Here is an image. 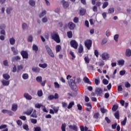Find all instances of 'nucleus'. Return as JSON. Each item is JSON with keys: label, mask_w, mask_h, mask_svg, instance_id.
Instances as JSON below:
<instances>
[{"label": "nucleus", "mask_w": 131, "mask_h": 131, "mask_svg": "<svg viewBox=\"0 0 131 131\" xmlns=\"http://www.w3.org/2000/svg\"><path fill=\"white\" fill-rule=\"evenodd\" d=\"M81 81V80L80 78H77L76 82H75V79H74V80L71 79L70 81H68V83L70 88H71L72 90H74V91H75L77 88L76 86V83H79Z\"/></svg>", "instance_id": "obj_1"}, {"label": "nucleus", "mask_w": 131, "mask_h": 131, "mask_svg": "<svg viewBox=\"0 0 131 131\" xmlns=\"http://www.w3.org/2000/svg\"><path fill=\"white\" fill-rule=\"evenodd\" d=\"M51 37L52 39H54L57 43H60L61 42V40L60 39V36L58 33L56 32H54L51 34Z\"/></svg>", "instance_id": "obj_2"}, {"label": "nucleus", "mask_w": 131, "mask_h": 131, "mask_svg": "<svg viewBox=\"0 0 131 131\" xmlns=\"http://www.w3.org/2000/svg\"><path fill=\"white\" fill-rule=\"evenodd\" d=\"M45 48L47 51V53H48L50 57H51L52 58H54V57H55V55L53 53V51H52V49H51V48H50V47L48 45H46Z\"/></svg>", "instance_id": "obj_3"}, {"label": "nucleus", "mask_w": 131, "mask_h": 131, "mask_svg": "<svg viewBox=\"0 0 131 131\" xmlns=\"http://www.w3.org/2000/svg\"><path fill=\"white\" fill-rule=\"evenodd\" d=\"M93 42L91 40H86L84 42L85 47L88 49V50H91V48H92V45Z\"/></svg>", "instance_id": "obj_4"}, {"label": "nucleus", "mask_w": 131, "mask_h": 131, "mask_svg": "<svg viewBox=\"0 0 131 131\" xmlns=\"http://www.w3.org/2000/svg\"><path fill=\"white\" fill-rule=\"evenodd\" d=\"M55 99L56 100L57 99H59V95L57 93H55L54 95H50L48 97V99L49 101H52V100H54Z\"/></svg>", "instance_id": "obj_5"}, {"label": "nucleus", "mask_w": 131, "mask_h": 131, "mask_svg": "<svg viewBox=\"0 0 131 131\" xmlns=\"http://www.w3.org/2000/svg\"><path fill=\"white\" fill-rule=\"evenodd\" d=\"M70 44L71 47H72V48H74V49H77V48H78V43H77V42H76V41H75V40H71L70 42Z\"/></svg>", "instance_id": "obj_6"}, {"label": "nucleus", "mask_w": 131, "mask_h": 131, "mask_svg": "<svg viewBox=\"0 0 131 131\" xmlns=\"http://www.w3.org/2000/svg\"><path fill=\"white\" fill-rule=\"evenodd\" d=\"M101 58L102 60H108L110 58V55L107 53H103L101 55Z\"/></svg>", "instance_id": "obj_7"}, {"label": "nucleus", "mask_w": 131, "mask_h": 131, "mask_svg": "<svg viewBox=\"0 0 131 131\" xmlns=\"http://www.w3.org/2000/svg\"><path fill=\"white\" fill-rule=\"evenodd\" d=\"M21 55L24 59H28V53H27V51H22Z\"/></svg>", "instance_id": "obj_8"}, {"label": "nucleus", "mask_w": 131, "mask_h": 131, "mask_svg": "<svg viewBox=\"0 0 131 131\" xmlns=\"http://www.w3.org/2000/svg\"><path fill=\"white\" fill-rule=\"evenodd\" d=\"M1 82L2 83L3 85L4 86H8L10 84V80H2Z\"/></svg>", "instance_id": "obj_9"}, {"label": "nucleus", "mask_w": 131, "mask_h": 131, "mask_svg": "<svg viewBox=\"0 0 131 131\" xmlns=\"http://www.w3.org/2000/svg\"><path fill=\"white\" fill-rule=\"evenodd\" d=\"M68 27L70 30H73L74 28H75V24L72 22H70L68 24Z\"/></svg>", "instance_id": "obj_10"}, {"label": "nucleus", "mask_w": 131, "mask_h": 131, "mask_svg": "<svg viewBox=\"0 0 131 131\" xmlns=\"http://www.w3.org/2000/svg\"><path fill=\"white\" fill-rule=\"evenodd\" d=\"M33 112V108L31 107L30 109L28 110L26 112H24V114H26L27 115H30L31 113Z\"/></svg>", "instance_id": "obj_11"}, {"label": "nucleus", "mask_w": 131, "mask_h": 131, "mask_svg": "<svg viewBox=\"0 0 131 131\" xmlns=\"http://www.w3.org/2000/svg\"><path fill=\"white\" fill-rule=\"evenodd\" d=\"M32 70L33 72L38 73H39V71H40V69L38 67H33L32 68Z\"/></svg>", "instance_id": "obj_12"}, {"label": "nucleus", "mask_w": 131, "mask_h": 131, "mask_svg": "<svg viewBox=\"0 0 131 131\" xmlns=\"http://www.w3.org/2000/svg\"><path fill=\"white\" fill-rule=\"evenodd\" d=\"M9 42L11 46H14V45H15V42H16V40H15V38L11 37L9 39Z\"/></svg>", "instance_id": "obj_13"}, {"label": "nucleus", "mask_w": 131, "mask_h": 131, "mask_svg": "<svg viewBox=\"0 0 131 131\" xmlns=\"http://www.w3.org/2000/svg\"><path fill=\"white\" fill-rule=\"evenodd\" d=\"M18 109V105L17 104H13L12 105V111L14 112H16L17 111V110Z\"/></svg>", "instance_id": "obj_14"}, {"label": "nucleus", "mask_w": 131, "mask_h": 131, "mask_svg": "<svg viewBox=\"0 0 131 131\" xmlns=\"http://www.w3.org/2000/svg\"><path fill=\"white\" fill-rule=\"evenodd\" d=\"M69 128L70 129H73V130L77 131V126L75 125H69Z\"/></svg>", "instance_id": "obj_15"}, {"label": "nucleus", "mask_w": 131, "mask_h": 131, "mask_svg": "<svg viewBox=\"0 0 131 131\" xmlns=\"http://www.w3.org/2000/svg\"><path fill=\"white\" fill-rule=\"evenodd\" d=\"M24 97L26 98L27 100H31L32 99V97H31L30 95L28 93H25L24 95Z\"/></svg>", "instance_id": "obj_16"}, {"label": "nucleus", "mask_w": 131, "mask_h": 131, "mask_svg": "<svg viewBox=\"0 0 131 131\" xmlns=\"http://www.w3.org/2000/svg\"><path fill=\"white\" fill-rule=\"evenodd\" d=\"M33 111V113L31 115V117H33V118H37V114H36V110H34Z\"/></svg>", "instance_id": "obj_17"}, {"label": "nucleus", "mask_w": 131, "mask_h": 131, "mask_svg": "<svg viewBox=\"0 0 131 131\" xmlns=\"http://www.w3.org/2000/svg\"><path fill=\"white\" fill-rule=\"evenodd\" d=\"M125 55L127 57H130L131 56V50L127 49L126 50Z\"/></svg>", "instance_id": "obj_18"}, {"label": "nucleus", "mask_w": 131, "mask_h": 131, "mask_svg": "<svg viewBox=\"0 0 131 131\" xmlns=\"http://www.w3.org/2000/svg\"><path fill=\"white\" fill-rule=\"evenodd\" d=\"M12 11H13V8L11 7H9L6 9V13L7 14H8L9 15H10V14L12 13Z\"/></svg>", "instance_id": "obj_19"}, {"label": "nucleus", "mask_w": 131, "mask_h": 131, "mask_svg": "<svg viewBox=\"0 0 131 131\" xmlns=\"http://www.w3.org/2000/svg\"><path fill=\"white\" fill-rule=\"evenodd\" d=\"M74 105H75L74 101L70 102L67 106L68 109H71V108H72V107H73Z\"/></svg>", "instance_id": "obj_20"}, {"label": "nucleus", "mask_w": 131, "mask_h": 131, "mask_svg": "<svg viewBox=\"0 0 131 131\" xmlns=\"http://www.w3.org/2000/svg\"><path fill=\"white\" fill-rule=\"evenodd\" d=\"M29 4L31 7H35V1H34V0H29Z\"/></svg>", "instance_id": "obj_21"}, {"label": "nucleus", "mask_w": 131, "mask_h": 131, "mask_svg": "<svg viewBox=\"0 0 131 131\" xmlns=\"http://www.w3.org/2000/svg\"><path fill=\"white\" fill-rule=\"evenodd\" d=\"M51 107L54 110L55 113H58V112L59 111V107L54 106L53 105H51Z\"/></svg>", "instance_id": "obj_22"}, {"label": "nucleus", "mask_w": 131, "mask_h": 131, "mask_svg": "<svg viewBox=\"0 0 131 131\" xmlns=\"http://www.w3.org/2000/svg\"><path fill=\"white\" fill-rule=\"evenodd\" d=\"M32 50L33 51H34L35 53H37V51H38V47L34 44L32 46Z\"/></svg>", "instance_id": "obj_23"}, {"label": "nucleus", "mask_w": 131, "mask_h": 131, "mask_svg": "<svg viewBox=\"0 0 131 131\" xmlns=\"http://www.w3.org/2000/svg\"><path fill=\"white\" fill-rule=\"evenodd\" d=\"M3 78L6 80H9L10 79V75L8 74H4L3 75Z\"/></svg>", "instance_id": "obj_24"}, {"label": "nucleus", "mask_w": 131, "mask_h": 131, "mask_svg": "<svg viewBox=\"0 0 131 131\" xmlns=\"http://www.w3.org/2000/svg\"><path fill=\"white\" fill-rule=\"evenodd\" d=\"M62 3L63 4V6L64 8H66L69 7V4H68V2H65L64 1H62Z\"/></svg>", "instance_id": "obj_25"}, {"label": "nucleus", "mask_w": 131, "mask_h": 131, "mask_svg": "<svg viewBox=\"0 0 131 131\" xmlns=\"http://www.w3.org/2000/svg\"><path fill=\"white\" fill-rule=\"evenodd\" d=\"M95 92L97 95H100L102 93V89H101V88H96Z\"/></svg>", "instance_id": "obj_26"}, {"label": "nucleus", "mask_w": 131, "mask_h": 131, "mask_svg": "<svg viewBox=\"0 0 131 131\" xmlns=\"http://www.w3.org/2000/svg\"><path fill=\"white\" fill-rule=\"evenodd\" d=\"M83 52V47H82V45H80L79 48H78V53L79 54H81Z\"/></svg>", "instance_id": "obj_27"}, {"label": "nucleus", "mask_w": 131, "mask_h": 131, "mask_svg": "<svg viewBox=\"0 0 131 131\" xmlns=\"http://www.w3.org/2000/svg\"><path fill=\"white\" fill-rule=\"evenodd\" d=\"M23 30H27L28 29V25L26 23H23L22 25Z\"/></svg>", "instance_id": "obj_28"}, {"label": "nucleus", "mask_w": 131, "mask_h": 131, "mask_svg": "<svg viewBox=\"0 0 131 131\" xmlns=\"http://www.w3.org/2000/svg\"><path fill=\"white\" fill-rule=\"evenodd\" d=\"M80 128L81 131H88L89 129V128H88V127H84L83 126H80Z\"/></svg>", "instance_id": "obj_29"}, {"label": "nucleus", "mask_w": 131, "mask_h": 131, "mask_svg": "<svg viewBox=\"0 0 131 131\" xmlns=\"http://www.w3.org/2000/svg\"><path fill=\"white\" fill-rule=\"evenodd\" d=\"M39 67L43 69L47 68L48 67V64L47 63L39 64Z\"/></svg>", "instance_id": "obj_30"}, {"label": "nucleus", "mask_w": 131, "mask_h": 131, "mask_svg": "<svg viewBox=\"0 0 131 131\" xmlns=\"http://www.w3.org/2000/svg\"><path fill=\"white\" fill-rule=\"evenodd\" d=\"M84 60L86 64H89V63H90V58H89V55L85 56Z\"/></svg>", "instance_id": "obj_31"}, {"label": "nucleus", "mask_w": 131, "mask_h": 131, "mask_svg": "<svg viewBox=\"0 0 131 131\" xmlns=\"http://www.w3.org/2000/svg\"><path fill=\"white\" fill-rule=\"evenodd\" d=\"M46 14H47V11L43 10L40 13L39 16L40 17V18H41V17H43V16L46 15Z\"/></svg>", "instance_id": "obj_32"}, {"label": "nucleus", "mask_w": 131, "mask_h": 131, "mask_svg": "<svg viewBox=\"0 0 131 131\" xmlns=\"http://www.w3.org/2000/svg\"><path fill=\"white\" fill-rule=\"evenodd\" d=\"M61 129L62 131H66V123L62 124Z\"/></svg>", "instance_id": "obj_33"}, {"label": "nucleus", "mask_w": 131, "mask_h": 131, "mask_svg": "<svg viewBox=\"0 0 131 131\" xmlns=\"http://www.w3.org/2000/svg\"><path fill=\"white\" fill-rule=\"evenodd\" d=\"M107 6H109V3L105 2L102 5V9H105V8H107Z\"/></svg>", "instance_id": "obj_34"}, {"label": "nucleus", "mask_w": 131, "mask_h": 131, "mask_svg": "<svg viewBox=\"0 0 131 131\" xmlns=\"http://www.w3.org/2000/svg\"><path fill=\"white\" fill-rule=\"evenodd\" d=\"M11 51H12V52H13L14 55H17V54H18V50H17L16 49H15L14 47L11 48Z\"/></svg>", "instance_id": "obj_35"}, {"label": "nucleus", "mask_w": 131, "mask_h": 131, "mask_svg": "<svg viewBox=\"0 0 131 131\" xmlns=\"http://www.w3.org/2000/svg\"><path fill=\"white\" fill-rule=\"evenodd\" d=\"M43 105L41 103H36L35 104V107L37 108V109H40V107H42Z\"/></svg>", "instance_id": "obj_36"}, {"label": "nucleus", "mask_w": 131, "mask_h": 131, "mask_svg": "<svg viewBox=\"0 0 131 131\" xmlns=\"http://www.w3.org/2000/svg\"><path fill=\"white\" fill-rule=\"evenodd\" d=\"M118 64L119 66H123L124 64V60H120L118 61Z\"/></svg>", "instance_id": "obj_37"}, {"label": "nucleus", "mask_w": 131, "mask_h": 131, "mask_svg": "<svg viewBox=\"0 0 131 131\" xmlns=\"http://www.w3.org/2000/svg\"><path fill=\"white\" fill-rule=\"evenodd\" d=\"M84 14H85V9H83L81 8L80 10V15L83 16V15H84Z\"/></svg>", "instance_id": "obj_38"}, {"label": "nucleus", "mask_w": 131, "mask_h": 131, "mask_svg": "<svg viewBox=\"0 0 131 131\" xmlns=\"http://www.w3.org/2000/svg\"><path fill=\"white\" fill-rule=\"evenodd\" d=\"M36 80L38 82H41V81H42V77H41V76H38L36 77Z\"/></svg>", "instance_id": "obj_39"}, {"label": "nucleus", "mask_w": 131, "mask_h": 131, "mask_svg": "<svg viewBox=\"0 0 131 131\" xmlns=\"http://www.w3.org/2000/svg\"><path fill=\"white\" fill-rule=\"evenodd\" d=\"M24 68V67L23 65H19L17 66V72H19V71H21V70H23Z\"/></svg>", "instance_id": "obj_40"}, {"label": "nucleus", "mask_w": 131, "mask_h": 131, "mask_svg": "<svg viewBox=\"0 0 131 131\" xmlns=\"http://www.w3.org/2000/svg\"><path fill=\"white\" fill-rule=\"evenodd\" d=\"M67 34L69 38H72V36H73L71 31L68 32Z\"/></svg>", "instance_id": "obj_41"}, {"label": "nucleus", "mask_w": 131, "mask_h": 131, "mask_svg": "<svg viewBox=\"0 0 131 131\" xmlns=\"http://www.w3.org/2000/svg\"><path fill=\"white\" fill-rule=\"evenodd\" d=\"M119 37V35L118 34H116L114 36V39L115 40L116 42L118 41V38Z\"/></svg>", "instance_id": "obj_42"}, {"label": "nucleus", "mask_w": 131, "mask_h": 131, "mask_svg": "<svg viewBox=\"0 0 131 131\" xmlns=\"http://www.w3.org/2000/svg\"><path fill=\"white\" fill-rule=\"evenodd\" d=\"M108 14H113V13H114V8H111L108 9Z\"/></svg>", "instance_id": "obj_43"}, {"label": "nucleus", "mask_w": 131, "mask_h": 131, "mask_svg": "<svg viewBox=\"0 0 131 131\" xmlns=\"http://www.w3.org/2000/svg\"><path fill=\"white\" fill-rule=\"evenodd\" d=\"M61 50V46L60 45H57L56 46V53H59L60 52V50Z\"/></svg>", "instance_id": "obj_44"}, {"label": "nucleus", "mask_w": 131, "mask_h": 131, "mask_svg": "<svg viewBox=\"0 0 131 131\" xmlns=\"http://www.w3.org/2000/svg\"><path fill=\"white\" fill-rule=\"evenodd\" d=\"M23 126L24 129H25L27 131L29 130V127L28 126V125L24 124Z\"/></svg>", "instance_id": "obj_45"}, {"label": "nucleus", "mask_w": 131, "mask_h": 131, "mask_svg": "<svg viewBox=\"0 0 131 131\" xmlns=\"http://www.w3.org/2000/svg\"><path fill=\"white\" fill-rule=\"evenodd\" d=\"M115 117L117 118V119H119V112L117 111L116 112L115 114Z\"/></svg>", "instance_id": "obj_46"}, {"label": "nucleus", "mask_w": 131, "mask_h": 131, "mask_svg": "<svg viewBox=\"0 0 131 131\" xmlns=\"http://www.w3.org/2000/svg\"><path fill=\"white\" fill-rule=\"evenodd\" d=\"M28 77H29V76L28 74H24L23 75V79H28Z\"/></svg>", "instance_id": "obj_47"}, {"label": "nucleus", "mask_w": 131, "mask_h": 131, "mask_svg": "<svg viewBox=\"0 0 131 131\" xmlns=\"http://www.w3.org/2000/svg\"><path fill=\"white\" fill-rule=\"evenodd\" d=\"M83 80H84V82H85L86 83H90L91 82L90 81V79H88V78L86 77H85L83 78Z\"/></svg>", "instance_id": "obj_48"}, {"label": "nucleus", "mask_w": 131, "mask_h": 131, "mask_svg": "<svg viewBox=\"0 0 131 131\" xmlns=\"http://www.w3.org/2000/svg\"><path fill=\"white\" fill-rule=\"evenodd\" d=\"M99 116H100V114H99V113H96L94 114L93 117L96 119H98V118H99Z\"/></svg>", "instance_id": "obj_49"}, {"label": "nucleus", "mask_w": 131, "mask_h": 131, "mask_svg": "<svg viewBox=\"0 0 131 131\" xmlns=\"http://www.w3.org/2000/svg\"><path fill=\"white\" fill-rule=\"evenodd\" d=\"M61 104L63 108H67V106H68V104H67V103L65 102H62Z\"/></svg>", "instance_id": "obj_50"}, {"label": "nucleus", "mask_w": 131, "mask_h": 131, "mask_svg": "<svg viewBox=\"0 0 131 131\" xmlns=\"http://www.w3.org/2000/svg\"><path fill=\"white\" fill-rule=\"evenodd\" d=\"M31 122L32 123H33L34 124H35L37 123V120L35 119H31Z\"/></svg>", "instance_id": "obj_51"}, {"label": "nucleus", "mask_w": 131, "mask_h": 131, "mask_svg": "<svg viewBox=\"0 0 131 131\" xmlns=\"http://www.w3.org/2000/svg\"><path fill=\"white\" fill-rule=\"evenodd\" d=\"M70 54L72 57V60H74V59H75V55H74V52L70 51Z\"/></svg>", "instance_id": "obj_52"}, {"label": "nucleus", "mask_w": 131, "mask_h": 131, "mask_svg": "<svg viewBox=\"0 0 131 131\" xmlns=\"http://www.w3.org/2000/svg\"><path fill=\"white\" fill-rule=\"evenodd\" d=\"M126 120H127V118L126 117H125L124 120L121 122V124H122V125H125V124H126Z\"/></svg>", "instance_id": "obj_53"}, {"label": "nucleus", "mask_w": 131, "mask_h": 131, "mask_svg": "<svg viewBox=\"0 0 131 131\" xmlns=\"http://www.w3.org/2000/svg\"><path fill=\"white\" fill-rule=\"evenodd\" d=\"M118 109V105H114L112 108L113 111H116Z\"/></svg>", "instance_id": "obj_54"}, {"label": "nucleus", "mask_w": 131, "mask_h": 131, "mask_svg": "<svg viewBox=\"0 0 131 131\" xmlns=\"http://www.w3.org/2000/svg\"><path fill=\"white\" fill-rule=\"evenodd\" d=\"M100 111L101 112V113H106V112H107V110L105 109L104 107H101L100 108Z\"/></svg>", "instance_id": "obj_55"}, {"label": "nucleus", "mask_w": 131, "mask_h": 131, "mask_svg": "<svg viewBox=\"0 0 131 131\" xmlns=\"http://www.w3.org/2000/svg\"><path fill=\"white\" fill-rule=\"evenodd\" d=\"M34 131H40L41 130V128L39 126L35 127L34 128Z\"/></svg>", "instance_id": "obj_56"}, {"label": "nucleus", "mask_w": 131, "mask_h": 131, "mask_svg": "<svg viewBox=\"0 0 131 131\" xmlns=\"http://www.w3.org/2000/svg\"><path fill=\"white\" fill-rule=\"evenodd\" d=\"M37 95L38 97H41L42 96V91L39 90L37 92Z\"/></svg>", "instance_id": "obj_57"}, {"label": "nucleus", "mask_w": 131, "mask_h": 131, "mask_svg": "<svg viewBox=\"0 0 131 131\" xmlns=\"http://www.w3.org/2000/svg\"><path fill=\"white\" fill-rule=\"evenodd\" d=\"M105 65V62L103 61H102L98 63V66H100V67H103Z\"/></svg>", "instance_id": "obj_58"}, {"label": "nucleus", "mask_w": 131, "mask_h": 131, "mask_svg": "<svg viewBox=\"0 0 131 131\" xmlns=\"http://www.w3.org/2000/svg\"><path fill=\"white\" fill-rule=\"evenodd\" d=\"M54 86L55 89H59L60 88V85L59 84V83H58V82H54Z\"/></svg>", "instance_id": "obj_59"}, {"label": "nucleus", "mask_w": 131, "mask_h": 131, "mask_svg": "<svg viewBox=\"0 0 131 131\" xmlns=\"http://www.w3.org/2000/svg\"><path fill=\"white\" fill-rule=\"evenodd\" d=\"M100 83V79H95V84L96 85H99V84Z\"/></svg>", "instance_id": "obj_60"}, {"label": "nucleus", "mask_w": 131, "mask_h": 131, "mask_svg": "<svg viewBox=\"0 0 131 131\" xmlns=\"http://www.w3.org/2000/svg\"><path fill=\"white\" fill-rule=\"evenodd\" d=\"M7 125L3 124L0 126V129H3V128H7Z\"/></svg>", "instance_id": "obj_61"}, {"label": "nucleus", "mask_w": 131, "mask_h": 131, "mask_svg": "<svg viewBox=\"0 0 131 131\" xmlns=\"http://www.w3.org/2000/svg\"><path fill=\"white\" fill-rule=\"evenodd\" d=\"M105 35L107 37H109L110 36V30H107L105 32Z\"/></svg>", "instance_id": "obj_62"}, {"label": "nucleus", "mask_w": 131, "mask_h": 131, "mask_svg": "<svg viewBox=\"0 0 131 131\" xmlns=\"http://www.w3.org/2000/svg\"><path fill=\"white\" fill-rule=\"evenodd\" d=\"M103 84L105 85L108 84V83H109V81L106 79H104L103 80Z\"/></svg>", "instance_id": "obj_63"}, {"label": "nucleus", "mask_w": 131, "mask_h": 131, "mask_svg": "<svg viewBox=\"0 0 131 131\" xmlns=\"http://www.w3.org/2000/svg\"><path fill=\"white\" fill-rule=\"evenodd\" d=\"M28 40V41H32L33 40V37L31 35L29 36Z\"/></svg>", "instance_id": "obj_64"}]
</instances>
